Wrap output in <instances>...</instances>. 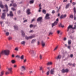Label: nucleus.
<instances>
[{
	"label": "nucleus",
	"mask_w": 76,
	"mask_h": 76,
	"mask_svg": "<svg viewBox=\"0 0 76 76\" xmlns=\"http://www.w3.org/2000/svg\"><path fill=\"white\" fill-rule=\"evenodd\" d=\"M26 70V68H25V66H22L21 68V71H24Z\"/></svg>",
	"instance_id": "obj_10"
},
{
	"label": "nucleus",
	"mask_w": 76,
	"mask_h": 76,
	"mask_svg": "<svg viewBox=\"0 0 76 76\" xmlns=\"http://www.w3.org/2000/svg\"><path fill=\"white\" fill-rule=\"evenodd\" d=\"M71 28H72V29H76V25H74V28H73L72 27V26H71L70 25L67 28V31L68 32V31H69V29H71Z\"/></svg>",
	"instance_id": "obj_4"
},
{
	"label": "nucleus",
	"mask_w": 76,
	"mask_h": 76,
	"mask_svg": "<svg viewBox=\"0 0 76 76\" xmlns=\"http://www.w3.org/2000/svg\"><path fill=\"white\" fill-rule=\"evenodd\" d=\"M74 15H75L76 13V9L75 7L74 8Z\"/></svg>",
	"instance_id": "obj_27"
},
{
	"label": "nucleus",
	"mask_w": 76,
	"mask_h": 76,
	"mask_svg": "<svg viewBox=\"0 0 76 76\" xmlns=\"http://www.w3.org/2000/svg\"><path fill=\"white\" fill-rule=\"evenodd\" d=\"M63 39L65 41L67 39L65 37Z\"/></svg>",
	"instance_id": "obj_60"
},
{
	"label": "nucleus",
	"mask_w": 76,
	"mask_h": 76,
	"mask_svg": "<svg viewBox=\"0 0 76 76\" xmlns=\"http://www.w3.org/2000/svg\"><path fill=\"white\" fill-rule=\"evenodd\" d=\"M34 0H32L30 1V4H32L34 3Z\"/></svg>",
	"instance_id": "obj_31"
},
{
	"label": "nucleus",
	"mask_w": 76,
	"mask_h": 76,
	"mask_svg": "<svg viewBox=\"0 0 76 76\" xmlns=\"http://www.w3.org/2000/svg\"><path fill=\"white\" fill-rule=\"evenodd\" d=\"M61 32V31H60L59 30H58V31H57V32L58 34H60V33Z\"/></svg>",
	"instance_id": "obj_50"
},
{
	"label": "nucleus",
	"mask_w": 76,
	"mask_h": 76,
	"mask_svg": "<svg viewBox=\"0 0 76 76\" xmlns=\"http://www.w3.org/2000/svg\"><path fill=\"white\" fill-rule=\"evenodd\" d=\"M3 21L0 22V23L1 24V26H2L3 27V26H4V24H3Z\"/></svg>",
	"instance_id": "obj_26"
},
{
	"label": "nucleus",
	"mask_w": 76,
	"mask_h": 76,
	"mask_svg": "<svg viewBox=\"0 0 76 76\" xmlns=\"http://www.w3.org/2000/svg\"><path fill=\"white\" fill-rule=\"evenodd\" d=\"M36 42V39H32L31 41V44H34L35 42Z\"/></svg>",
	"instance_id": "obj_13"
},
{
	"label": "nucleus",
	"mask_w": 76,
	"mask_h": 76,
	"mask_svg": "<svg viewBox=\"0 0 76 76\" xmlns=\"http://www.w3.org/2000/svg\"><path fill=\"white\" fill-rule=\"evenodd\" d=\"M67 1V0H64L63 2H66Z\"/></svg>",
	"instance_id": "obj_63"
},
{
	"label": "nucleus",
	"mask_w": 76,
	"mask_h": 76,
	"mask_svg": "<svg viewBox=\"0 0 76 76\" xmlns=\"http://www.w3.org/2000/svg\"><path fill=\"white\" fill-rule=\"evenodd\" d=\"M69 6H70V4H67L65 7L66 9H67V8H69Z\"/></svg>",
	"instance_id": "obj_21"
},
{
	"label": "nucleus",
	"mask_w": 76,
	"mask_h": 76,
	"mask_svg": "<svg viewBox=\"0 0 76 76\" xmlns=\"http://www.w3.org/2000/svg\"><path fill=\"white\" fill-rule=\"evenodd\" d=\"M7 16H10L12 17V16H13V13H12V12L10 11V13L9 14H7Z\"/></svg>",
	"instance_id": "obj_15"
},
{
	"label": "nucleus",
	"mask_w": 76,
	"mask_h": 76,
	"mask_svg": "<svg viewBox=\"0 0 76 76\" xmlns=\"http://www.w3.org/2000/svg\"><path fill=\"white\" fill-rule=\"evenodd\" d=\"M69 18L73 19V15L72 14H71L69 16Z\"/></svg>",
	"instance_id": "obj_33"
},
{
	"label": "nucleus",
	"mask_w": 76,
	"mask_h": 76,
	"mask_svg": "<svg viewBox=\"0 0 76 76\" xmlns=\"http://www.w3.org/2000/svg\"><path fill=\"white\" fill-rule=\"evenodd\" d=\"M71 42H72V41H71V40H69L68 42V44H69V45L71 44Z\"/></svg>",
	"instance_id": "obj_41"
},
{
	"label": "nucleus",
	"mask_w": 76,
	"mask_h": 76,
	"mask_svg": "<svg viewBox=\"0 0 76 76\" xmlns=\"http://www.w3.org/2000/svg\"><path fill=\"white\" fill-rule=\"evenodd\" d=\"M40 43V42H39V41H37V45H39V44Z\"/></svg>",
	"instance_id": "obj_54"
},
{
	"label": "nucleus",
	"mask_w": 76,
	"mask_h": 76,
	"mask_svg": "<svg viewBox=\"0 0 76 76\" xmlns=\"http://www.w3.org/2000/svg\"><path fill=\"white\" fill-rule=\"evenodd\" d=\"M28 51L29 53H31V54H34L35 53V52H34V50H31L30 51H30Z\"/></svg>",
	"instance_id": "obj_20"
},
{
	"label": "nucleus",
	"mask_w": 76,
	"mask_h": 76,
	"mask_svg": "<svg viewBox=\"0 0 76 76\" xmlns=\"http://www.w3.org/2000/svg\"><path fill=\"white\" fill-rule=\"evenodd\" d=\"M61 55H59L57 57L55 58H56V59L57 60H60V59H61Z\"/></svg>",
	"instance_id": "obj_8"
},
{
	"label": "nucleus",
	"mask_w": 76,
	"mask_h": 76,
	"mask_svg": "<svg viewBox=\"0 0 76 76\" xmlns=\"http://www.w3.org/2000/svg\"><path fill=\"white\" fill-rule=\"evenodd\" d=\"M67 48H68V49H70V48H71V46H68L67 47Z\"/></svg>",
	"instance_id": "obj_53"
},
{
	"label": "nucleus",
	"mask_w": 76,
	"mask_h": 76,
	"mask_svg": "<svg viewBox=\"0 0 76 76\" xmlns=\"http://www.w3.org/2000/svg\"><path fill=\"white\" fill-rule=\"evenodd\" d=\"M8 38L9 40H10L12 39V37H8Z\"/></svg>",
	"instance_id": "obj_45"
},
{
	"label": "nucleus",
	"mask_w": 76,
	"mask_h": 76,
	"mask_svg": "<svg viewBox=\"0 0 76 76\" xmlns=\"http://www.w3.org/2000/svg\"><path fill=\"white\" fill-rule=\"evenodd\" d=\"M40 70H43V67L42 66H41L39 67Z\"/></svg>",
	"instance_id": "obj_30"
},
{
	"label": "nucleus",
	"mask_w": 76,
	"mask_h": 76,
	"mask_svg": "<svg viewBox=\"0 0 76 76\" xmlns=\"http://www.w3.org/2000/svg\"><path fill=\"white\" fill-rule=\"evenodd\" d=\"M61 72H62V73H65V69H62V70L61 71Z\"/></svg>",
	"instance_id": "obj_44"
},
{
	"label": "nucleus",
	"mask_w": 76,
	"mask_h": 76,
	"mask_svg": "<svg viewBox=\"0 0 76 76\" xmlns=\"http://www.w3.org/2000/svg\"><path fill=\"white\" fill-rule=\"evenodd\" d=\"M9 71H7L5 73L6 75H7V74H9Z\"/></svg>",
	"instance_id": "obj_48"
},
{
	"label": "nucleus",
	"mask_w": 76,
	"mask_h": 76,
	"mask_svg": "<svg viewBox=\"0 0 76 76\" xmlns=\"http://www.w3.org/2000/svg\"><path fill=\"white\" fill-rule=\"evenodd\" d=\"M4 74V72L3 71H2L1 72V75H0V76H3Z\"/></svg>",
	"instance_id": "obj_37"
},
{
	"label": "nucleus",
	"mask_w": 76,
	"mask_h": 76,
	"mask_svg": "<svg viewBox=\"0 0 76 76\" xmlns=\"http://www.w3.org/2000/svg\"><path fill=\"white\" fill-rule=\"evenodd\" d=\"M53 64V62H48L47 64L48 66H50V65H52Z\"/></svg>",
	"instance_id": "obj_18"
},
{
	"label": "nucleus",
	"mask_w": 76,
	"mask_h": 76,
	"mask_svg": "<svg viewBox=\"0 0 76 76\" xmlns=\"http://www.w3.org/2000/svg\"><path fill=\"white\" fill-rule=\"evenodd\" d=\"M74 20H76V15L75 14V15H74Z\"/></svg>",
	"instance_id": "obj_46"
},
{
	"label": "nucleus",
	"mask_w": 76,
	"mask_h": 76,
	"mask_svg": "<svg viewBox=\"0 0 76 76\" xmlns=\"http://www.w3.org/2000/svg\"><path fill=\"white\" fill-rule=\"evenodd\" d=\"M5 7H6V10H4L3 11V12H5V11H6V12H8V7L7 6V4H5Z\"/></svg>",
	"instance_id": "obj_12"
},
{
	"label": "nucleus",
	"mask_w": 76,
	"mask_h": 76,
	"mask_svg": "<svg viewBox=\"0 0 76 76\" xmlns=\"http://www.w3.org/2000/svg\"><path fill=\"white\" fill-rule=\"evenodd\" d=\"M5 34L7 36H9V32H6Z\"/></svg>",
	"instance_id": "obj_40"
},
{
	"label": "nucleus",
	"mask_w": 76,
	"mask_h": 76,
	"mask_svg": "<svg viewBox=\"0 0 76 76\" xmlns=\"http://www.w3.org/2000/svg\"><path fill=\"white\" fill-rule=\"evenodd\" d=\"M26 61V59H25L24 60V63H25Z\"/></svg>",
	"instance_id": "obj_62"
},
{
	"label": "nucleus",
	"mask_w": 76,
	"mask_h": 76,
	"mask_svg": "<svg viewBox=\"0 0 76 76\" xmlns=\"http://www.w3.org/2000/svg\"><path fill=\"white\" fill-rule=\"evenodd\" d=\"M11 10H13V11H16V9H15L13 8H12Z\"/></svg>",
	"instance_id": "obj_39"
},
{
	"label": "nucleus",
	"mask_w": 76,
	"mask_h": 76,
	"mask_svg": "<svg viewBox=\"0 0 76 76\" xmlns=\"http://www.w3.org/2000/svg\"><path fill=\"white\" fill-rule=\"evenodd\" d=\"M20 58L21 60H23V59L24 58V56L23 55Z\"/></svg>",
	"instance_id": "obj_28"
},
{
	"label": "nucleus",
	"mask_w": 76,
	"mask_h": 76,
	"mask_svg": "<svg viewBox=\"0 0 76 76\" xmlns=\"http://www.w3.org/2000/svg\"><path fill=\"white\" fill-rule=\"evenodd\" d=\"M42 12L44 14H45L46 13V10H42Z\"/></svg>",
	"instance_id": "obj_38"
},
{
	"label": "nucleus",
	"mask_w": 76,
	"mask_h": 76,
	"mask_svg": "<svg viewBox=\"0 0 76 76\" xmlns=\"http://www.w3.org/2000/svg\"><path fill=\"white\" fill-rule=\"evenodd\" d=\"M35 35H33L28 37L27 36H25L26 39L27 40H28L29 39H32V38H35Z\"/></svg>",
	"instance_id": "obj_3"
},
{
	"label": "nucleus",
	"mask_w": 76,
	"mask_h": 76,
	"mask_svg": "<svg viewBox=\"0 0 76 76\" xmlns=\"http://www.w3.org/2000/svg\"><path fill=\"white\" fill-rule=\"evenodd\" d=\"M25 43H26V42L25 41H22L21 42V44H22V45H25Z\"/></svg>",
	"instance_id": "obj_23"
},
{
	"label": "nucleus",
	"mask_w": 76,
	"mask_h": 76,
	"mask_svg": "<svg viewBox=\"0 0 76 76\" xmlns=\"http://www.w3.org/2000/svg\"><path fill=\"white\" fill-rule=\"evenodd\" d=\"M15 29V30H18V26H14Z\"/></svg>",
	"instance_id": "obj_24"
},
{
	"label": "nucleus",
	"mask_w": 76,
	"mask_h": 76,
	"mask_svg": "<svg viewBox=\"0 0 76 76\" xmlns=\"http://www.w3.org/2000/svg\"><path fill=\"white\" fill-rule=\"evenodd\" d=\"M36 26L37 25L31 24L30 25V28H35V27H36Z\"/></svg>",
	"instance_id": "obj_14"
},
{
	"label": "nucleus",
	"mask_w": 76,
	"mask_h": 76,
	"mask_svg": "<svg viewBox=\"0 0 76 76\" xmlns=\"http://www.w3.org/2000/svg\"><path fill=\"white\" fill-rule=\"evenodd\" d=\"M39 57H40V59H42V55H40Z\"/></svg>",
	"instance_id": "obj_55"
},
{
	"label": "nucleus",
	"mask_w": 76,
	"mask_h": 76,
	"mask_svg": "<svg viewBox=\"0 0 76 76\" xmlns=\"http://www.w3.org/2000/svg\"><path fill=\"white\" fill-rule=\"evenodd\" d=\"M54 69H51L50 71V73L51 75H54Z\"/></svg>",
	"instance_id": "obj_9"
},
{
	"label": "nucleus",
	"mask_w": 76,
	"mask_h": 76,
	"mask_svg": "<svg viewBox=\"0 0 76 76\" xmlns=\"http://www.w3.org/2000/svg\"><path fill=\"white\" fill-rule=\"evenodd\" d=\"M15 51H19V48L18 47H16L15 49Z\"/></svg>",
	"instance_id": "obj_29"
},
{
	"label": "nucleus",
	"mask_w": 76,
	"mask_h": 76,
	"mask_svg": "<svg viewBox=\"0 0 76 76\" xmlns=\"http://www.w3.org/2000/svg\"><path fill=\"white\" fill-rule=\"evenodd\" d=\"M45 19H50V14L47 13L45 17Z\"/></svg>",
	"instance_id": "obj_5"
},
{
	"label": "nucleus",
	"mask_w": 76,
	"mask_h": 76,
	"mask_svg": "<svg viewBox=\"0 0 76 76\" xmlns=\"http://www.w3.org/2000/svg\"><path fill=\"white\" fill-rule=\"evenodd\" d=\"M37 22H42V17L39 18L37 20Z\"/></svg>",
	"instance_id": "obj_7"
},
{
	"label": "nucleus",
	"mask_w": 76,
	"mask_h": 76,
	"mask_svg": "<svg viewBox=\"0 0 76 76\" xmlns=\"http://www.w3.org/2000/svg\"><path fill=\"white\" fill-rule=\"evenodd\" d=\"M50 73V71H48L47 72V75H49V73Z\"/></svg>",
	"instance_id": "obj_49"
},
{
	"label": "nucleus",
	"mask_w": 76,
	"mask_h": 76,
	"mask_svg": "<svg viewBox=\"0 0 76 76\" xmlns=\"http://www.w3.org/2000/svg\"><path fill=\"white\" fill-rule=\"evenodd\" d=\"M73 5H75L76 4V3L74 2L72 3Z\"/></svg>",
	"instance_id": "obj_61"
},
{
	"label": "nucleus",
	"mask_w": 76,
	"mask_h": 76,
	"mask_svg": "<svg viewBox=\"0 0 76 76\" xmlns=\"http://www.w3.org/2000/svg\"><path fill=\"white\" fill-rule=\"evenodd\" d=\"M58 47V46H57L56 47H55L53 50L56 51V50L57 49Z\"/></svg>",
	"instance_id": "obj_36"
},
{
	"label": "nucleus",
	"mask_w": 76,
	"mask_h": 76,
	"mask_svg": "<svg viewBox=\"0 0 76 76\" xmlns=\"http://www.w3.org/2000/svg\"><path fill=\"white\" fill-rule=\"evenodd\" d=\"M31 56L33 57H36L37 56H36V54L35 53H33L31 54Z\"/></svg>",
	"instance_id": "obj_19"
},
{
	"label": "nucleus",
	"mask_w": 76,
	"mask_h": 76,
	"mask_svg": "<svg viewBox=\"0 0 76 76\" xmlns=\"http://www.w3.org/2000/svg\"><path fill=\"white\" fill-rule=\"evenodd\" d=\"M53 33L51 32H50L49 34V35H52V34H53Z\"/></svg>",
	"instance_id": "obj_51"
},
{
	"label": "nucleus",
	"mask_w": 76,
	"mask_h": 76,
	"mask_svg": "<svg viewBox=\"0 0 76 76\" xmlns=\"http://www.w3.org/2000/svg\"><path fill=\"white\" fill-rule=\"evenodd\" d=\"M10 50H5L1 52L2 54H5V56H8L9 55Z\"/></svg>",
	"instance_id": "obj_1"
},
{
	"label": "nucleus",
	"mask_w": 76,
	"mask_h": 76,
	"mask_svg": "<svg viewBox=\"0 0 76 76\" xmlns=\"http://www.w3.org/2000/svg\"><path fill=\"white\" fill-rule=\"evenodd\" d=\"M29 33H33V32H34V31L33 30H31L28 32Z\"/></svg>",
	"instance_id": "obj_35"
},
{
	"label": "nucleus",
	"mask_w": 76,
	"mask_h": 76,
	"mask_svg": "<svg viewBox=\"0 0 76 76\" xmlns=\"http://www.w3.org/2000/svg\"><path fill=\"white\" fill-rule=\"evenodd\" d=\"M7 69L9 71H10V72H12V68H8Z\"/></svg>",
	"instance_id": "obj_32"
},
{
	"label": "nucleus",
	"mask_w": 76,
	"mask_h": 76,
	"mask_svg": "<svg viewBox=\"0 0 76 76\" xmlns=\"http://www.w3.org/2000/svg\"><path fill=\"white\" fill-rule=\"evenodd\" d=\"M22 35L23 37H25V33H24V31H21Z\"/></svg>",
	"instance_id": "obj_22"
},
{
	"label": "nucleus",
	"mask_w": 76,
	"mask_h": 76,
	"mask_svg": "<svg viewBox=\"0 0 76 76\" xmlns=\"http://www.w3.org/2000/svg\"><path fill=\"white\" fill-rule=\"evenodd\" d=\"M6 16V15H5V13H2V16H1V18L2 19H5V17Z\"/></svg>",
	"instance_id": "obj_11"
},
{
	"label": "nucleus",
	"mask_w": 76,
	"mask_h": 76,
	"mask_svg": "<svg viewBox=\"0 0 76 76\" xmlns=\"http://www.w3.org/2000/svg\"><path fill=\"white\" fill-rule=\"evenodd\" d=\"M58 22V19L57 18L56 21L54 23L51 24L52 27L53 28L54 26H56V25H57V24Z\"/></svg>",
	"instance_id": "obj_2"
},
{
	"label": "nucleus",
	"mask_w": 76,
	"mask_h": 76,
	"mask_svg": "<svg viewBox=\"0 0 76 76\" xmlns=\"http://www.w3.org/2000/svg\"><path fill=\"white\" fill-rule=\"evenodd\" d=\"M29 72H30V74H32V73H33V71H29Z\"/></svg>",
	"instance_id": "obj_56"
},
{
	"label": "nucleus",
	"mask_w": 76,
	"mask_h": 76,
	"mask_svg": "<svg viewBox=\"0 0 76 76\" xmlns=\"http://www.w3.org/2000/svg\"><path fill=\"white\" fill-rule=\"evenodd\" d=\"M27 13L28 14V15H29V14H31L30 9H28L27 10Z\"/></svg>",
	"instance_id": "obj_17"
},
{
	"label": "nucleus",
	"mask_w": 76,
	"mask_h": 76,
	"mask_svg": "<svg viewBox=\"0 0 76 76\" xmlns=\"http://www.w3.org/2000/svg\"><path fill=\"white\" fill-rule=\"evenodd\" d=\"M11 62L13 64H14V63H15L16 61L15 60H12L11 61Z\"/></svg>",
	"instance_id": "obj_34"
},
{
	"label": "nucleus",
	"mask_w": 76,
	"mask_h": 76,
	"mask_svg": "<svg viewBox=\"0 0 76 76\" xmlns=\"http://www.w3.org/2000/svg\"><path fill=\"white\" fill-rule=\"evenodd\" d=\"M28 20H24V21H23V22L24 23H25V22H27V21Z\"/></svg>",
	"instance_id": "obj_59"
},
{
	"label": "nucleus",
	"mask_w": 76,
	"mask_h": 76,
	"mask_svg": "<svg viewBox=\"0 0 76 76\" xmlns=\"http://www.w3.org/2000/svg\"><path fill=\"white\" fill-rule=\"evenodd\" d=\"M13 6H14V7H16V6H17V5L15 4H13Z\"/></svg>",
	"instance_id": "obj_47"
},
{
	"label": "nucleus",
	"mask_w": 76,
	"mask_h": 76,
	"mask_svg": "<svg viewBox=\"0 0 76 76\" xmlns=\"http://www.w3.org/2000/svg\"><path fill=\"white\" fill-rule=\"evenodd\" d=\"M14 67L16 68L17 67V65H14L13 66Z\"/></svg>",
	"instance_id": "obj_57"
},
{
	"label": "nucleus",
	"mask_w": 76,
	"mask_h": 76,
	"mask_svg": "<svg viewBox=\"0 0 76 76\" xmlns=\"http://www.w3.org/2000/svg\"><path fill=\"white\" fill-rule=\"evenodd\" d=\"M65 72H66V73H67L69 72V70L67 69H65Z\"/></svg>",
	"instance_id": "obj_43"
},
{
	"label": "nucleus",
	"mask_w": 76,
	"mask_h": 76,
	"mask_svg": "<svg viewBox=\"0 0 76 76\" xmlns=\"http://www.w3.org/2000/svg\"><path fill=\"white\" fill-rule=\"evenodd\" d=\"M67 17V15L65 14L64 15H61V17H60V19H63L64 18H66Z\"/></svg>",
	"instance_id": "obj_6"
},
{
	"label": "nucleus",
	"mask_w": 76,
	"mask_h": 76,
	"mask_svg": "<svg viewBox=\"0 0 76 76\" xmlns=\"http://www.w3.org/2000/svg\"><path fill=\"white\" fill-rule=\"evenodd\" d=\"M55 13V11H54V10H53L52 11V14H54Z\"/></svg>",
	"instance_id": "obj_58"
},
{
	"label": "nucleus",
	"mask_w": 76,
	"mask_h": 76,
	"mask_svg": "<svg viewBox=\"0 0 76 76\" xmlns=\"http://www.w3.org/2000/svg\"><path fill=\"white\" fill-rule=\"evenodd\" d=\"M41 44L42 47H45V43L44 41H41Z\"/></svg>",
	"instance_id": "obj_16"
},
{
	"label": "nucleus",
	"mask_w": 76,
	"mask_h": 76,
	"mask_svg": "<svg viewBox=\"0 0 76 76\" xmlns=\"http://www.w3.org/2000/svg\"><path fill=\"white\" fill-rule=\"evenodd\" d=\"M16 57H18V58H20V56L19 55H17L16 56Z\"/></svg>",
	"instance_id": "obj_52"
},
{
	"label": "nucleus",
	"mask_w": 76,
	"mask_h": 76,
	"mask_svg": "<svg viewBox=\"0 0 76 76\" xmlns=\"http://www.w3.org/2000/svg\"><path fill=\"white\" fill-rule=\"evenodd\" d=\"M72 66L73 67H75V64H72Z\"/></svg>",
	"instance_id": "obj_64"
},
{
	"label": "nucleus",
	"mask_w": 76,
	"mask_h": 76,
	"mask_svg": "<svg viewBox=\"0 0 76 76\" xmlns=\"http://www.w3.org/2000/svg\"><path fill=\"white\" fill-rule=\"evenodd\" d=\"M59 27H61L62 28H64V26L62 25V24L61 23H60L59 25Z\"/></svg>",
	"instance_id": "obj_25"
},
{
	"label": "nucleus",
	"mask_w": 76,
	"mask_h": 76,
	"mask_svg": "<svg viewBox=\"0 0 76 76\" xmlns=\"http://www.w3.org/2000/svg\"><path fill=\"white\" fill-rule=\"evenodd\" d=\"M0 7H1V8H4V5H3V4L0 5Z\"/></svg>",
	"instance_id": "obj_42"
}]
</instances>
